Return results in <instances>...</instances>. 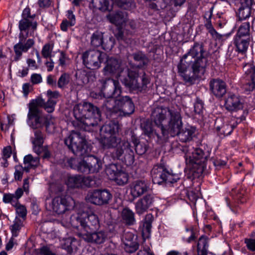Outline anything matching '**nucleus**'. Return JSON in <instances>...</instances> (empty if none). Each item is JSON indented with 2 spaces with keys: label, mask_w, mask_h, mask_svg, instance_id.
<instances>
[{
  "label": "nucleus",
  "mask_w": 255,
  "mask_h": 255,
  "mask_svg": "<svg viewBox=\"0 0 255 255\" xmlns=\"http://www.w3.org/2000/svg\"><path fill=\"white\" fill-rule=\"evenodd\" d=\"M205 51L202 43H195L180 59L178 73L185 82L192 85L203 75L208 64Z\"/></svg>",
  "instance_id": "1"
},
{
  "label": "nucleus",
  "mask_w": 255,
  "mask_h": 255,
  "mask_svg": "<svg viewBox=\"0 0 255 255\" xmlns=\"http://www.w3.org/2000/svg\"><path fill=\"white\" fill-rule=\"evenodd\" d=\"M43 133L39 130L34 131V136L33 138L32 142L33 145V150L39 154L40 152L41 146L43 143Z\"/></svg>",
  "instance_id": "30"
},
{
  "label": "nucleus",
  "mask_w": 255,
  "mask_h": 255,
  "mask_svg": "<svg viewBox=\"0 0 255 255\" xmlns=\"http://www.w3.org/2000/svg\"><path fill=\"white\" fill-rule=\"evenodd\" d=\"M68 163L72 168L77 169L82 173H89L87 157L83 160L78 158L72 157L68 160Z\"/></svg>",
  "instance_id": "24"
},
{
  "label": "nucleus",
  "mask_w": 255,
  "mask_h": 255,
  "mask_svg": "<svg viewBox=\"0 0 255 255\" xmlns=\"http://www.w3.org/2000/svg\"><path fill=\"white\" fill-rule=\"evenodd\" d=\"M56 102L55 100L49 99L47 102H45L44 109L48 113H52L54 110Z\"/></svg>",
  "instance_id": "55"
},
{
  "label": "nucleus",
  "mask_w": 255,
  "mask_h": 255,
  "mask_svg": "<svg viewBox=\"0 0 255 255\" xmlns=\"http://www.w3.org/2000/svg\"><path fill=\"white\" fill-rule=\"evenodd\" d=\"M3 201L4 203H10L13 206L17 204L16 198L13 194H4L3 197Z\"/></svg>",
  "instance_id": "53"
},
{
  "label": "nucleus",
  "mask_w": 255,
  "mask_h": 255,
  "mask_svg": "<svg viewBox=\"0 0 255 255\" xmlns=\"http://www.w3.org/2000/svg\"><path fill=\"white\" fill-rule=\"evenodd\" d=\"M67 185L71 188H79L85 185L92 187L95 185V181L92 176L84 177L80 175H73L68 177L67 181Z\"/></svg>",
  "instance_id": "17"
},
{
  "label": "nucleus",
  "mask_w": 255,
  "mask_h": 255,
  "mask_svg": "<svg viewBox=\"0 0 255 255\" xmlns=\"http://www.w3.org/2000/svg\"><path fill=\"white\" fill-rule=\"evenodd\" d=\"M103 39V36L102 33L98 32L94 33L91 37V44L94 47L102 46L103 48L105 50L110 49L111 47H106V46L104 44Z\"/></svg>",
  "instance_id": "39"
},
{
  "label": "nucleus",
  "mask_w": 255,
  "mask_h": 255,
  "mask_svg": "<svg viewBox=\"0 0 255 255\" xmlns=\"http://www.w3.org/2000/svg\"><path fill=\"white\" fill-rule=\"evenodd\" d=\"M75 201L69 196L61 195L55 197L51 202L46 204V208L49 211L61 214L74 208Z\"/></svg>",
  "instance_id": "11"
},
{
  "label": "nucleus",
  "mask_w": 255,
  "mask_h": 255,
  "mask_svg": "<svg viewBox=\"0 0 255 255\" xmlns=\"http://www.w3.org/2000/svg\"><path fill=\"white\" fill-rule=\"evenodd\" d=\"M92 3L96 8L104 10L109 9L106 0H92Z\"/></svg>",
  "instance_id": "49"
},
{
  "label": "nucleus",
  "mask_w": 255,
  "mask_h": 255,
  "mask_svg": "<svg viewBox=\"0 0 255 255\" xmlns=\"http://www.w3.org/2000/svg\"><path fill=\"white\" fill-rule=\"evenodd\" d=\"M78 235L88 243H94L99 244L103 243L106 238V235L103 231L96 232V230H95L88 232L86 234L78 233Z\"/></svg>",
  "instance_id": "21"
},
{
  "label": "nucleus",
  "mask_w": 255,
  "mask_h": 255,
  "mask_svg": "<svg viewBox=\"0 0 255 255\" xmlns=\"http://www.w3.org/2000/svg\"><path fill=\"white\" fill-rule=\"evenodd\" d=\"M128 175L125 172L121 170L118 175H116V177L113 179V180H114L118 184L120 185H124L128 182Z\"/></svg>",
  "instance_id": "44"
},
{
  "label": "nucleus",
  "mask_w": 255,
  "mask_h": 255,
  "mask_svg": "<svg viewBox=\"0 0 255 255\" xmlns=\"http://www.w3.org/2000/svg\"><path fill=\"white\" fill-rule=\"evenodd\" d=\"M22 168V167L21 166H17L15 167V170L14 172V178L15 180H21L23 174Z\"/></svg>",
  "instance_id": "60"
},
{
  "label": "nucleus",
  "mask_w": 255,
  "mask_h": 255,
  "mask_svg": "<svg viewBox=\"0 0 255 255\" xmlns=\"http://www.w3.org/2000/svg\"><path fill=\"white\" fill-rule=\"evenodd\" d=\"M111 155L114 159L119 160L127 166L131 165L135 160L131 144L126 140H123L119 147L115 149Z\"/></svg>",
  "instance_id": "10"
},
{
  "label": "nucleus",
  "mask_w": 255,
  "mask_h": 255,
  "mask_svg": "<svg viewBox=\"0 0 255 255\" xmlns=\"http://www.w3.org/2000/svg\"><path fill=\"white\" fill-rule=\"evenodd\" d=\"M108 17L111 23L120 26L127 21L128 15L126 12L118 11L110 14Z\"/></svg>",
  "instance_id": "28"
},
{
  "label": "nucleus",
  "mask_w": 255,
  "mask_h": 255,
  "mask_svg": "<svg viewBox=\"0 0 255 255\" xmlns=\"http://www.w3.org/2000/svg\"><path fill=\"white\" fill-rule=\"evenodd\" d=\"M67 17L68 19V21L70 22V25H74L76 23V19L73 11L71 10L67 11Z\"/></svg>",
  "instance_id": "61"
},
{
  "label": "nucleus",
  "mask_w": 255,
  "mask_h": 255,
  "mask_svg": "<svg viewBox=\"0 0 255 255\" xmlns=\"http://www.w3.org/2000/svg\"><path fill=\"white\" fill-rule=\"evenodd\" d=\"M122 219L124 223L128 226H131L135 223L134 213L130 209L125 208L122 213Z\"/></svg>",
  "instance_id": "35"
},
{
  "label": "nucleus",
  "mask_w": 255,
  "mask_h": 255,
  "mask_svg": "<svg viewBox=\"0 0 255 255\" xmlns=\"http://www.w3.org/2000/svg\"><path fill=\"white\" fill-rule=\"evenodd\" d=\"M11 153L12 149L10 146L4 147L3 149V158L6 160L7 158L10 156Z\"/></svg>",
  "instance_id": "62"
},
{
  "label": "nucleus",
  "mask_w": 255,
  "mask_h": 255,
  "mask_svg": "<svg viewBox=\"0 0 255 255\" xmlns=\"http://www.w3.org/2000/svg\"><path fill=\"white\" fill-rule=\"evenodd\" d=\"M203 102L199 98H197L194 104V112L197 114H200L203 110Z\"/></svg>",
  "instance_id": "56"
},
{
  "label": "nucleus",
  "mask_w": 255,
  "mask_h": 255,
  "mask_svg": "<svg viewBox=\"0 0 255 255\" xmlns=\"http://www.w3.org/2000/svg\"><path fill=\"white\" fill-rule=\"evenodd\" d=\"M64 143L78 156H83L88 152L86 139L77 130H72L70 134L64 139Z\"/></svg>",
  "instance_id": "7"
},
{
  "label": "nucleus",
  "mask_w": 255,
  "mask_h": 255,
  "mask_svg": "<svg viewBox=\"0 0 255 255\" xmlns=\"http://www.w3.org/2000/svg\"><path fill=\"white\" fill-rule=\"evenodd\" d=\"M42 78L40 74L34 73L31 75L30 81L33 84H37L42 82Z\"/></svg>",
  "instance_id": "58"
},
{
  "label": "nucleus",
  "mask_w": 255,
  "mask_h": 255,
  "mask_svg": "<svg viewBox=\"0 0 255 255\" xmlns=\"http://www.w3.org/2000/svg\"><path fill=\"white\" fill-rule=\"evenodd\" d=\"M136 255H154V254L152 251L149 248H147L139 251Z\"/></svg>",
  "instance_id": "64"
},
{
  "label": "nucleus",
  "mask_w": 255,
  "mask_h": 255,
  "mask_svg": "<svg viewBox=\"0 0 255 255\" xmlns=\"http://www.w3.org/2000/svg\"><path fill=\"white\" fill-rule=\"evenodd\" d=\"M52 51V47L49 44L44 45L41 51L42 56L45 58H50Z\"/></svg>",
  "instance_id": "52"
},
{
  "label": "nucleus",
  "mask_w": 255,
  "mask_h": 255,
  "mask_svg": "<svg viewBox=\"0 0 255 255\" xmlns=\"http://www.w3.org/2000/svg\"><path fill=\"white\" fill-rule=\"evenodd\" d=\"M149 189L148 183L145 181L138 180L133 182L130 187V194L133 198H137Z\"/></svg>",
  "instance_id": "22"
},
{
  "label": "nucleus",
  "mask_w": 255,
  "mask_h": 255,
  "mask_svg": "<svg viewBox=\"0 0 255 255\" xmlns=\"http://www.w3.org/2000/svg\"><path fill=\"white\" fill-rule=\"evenodd\" d=\"M37 27V23L35 21H32L29 18H22L19 22V28L20 32L19 34V42L13 46V49L15 56L14 60L15 61L19 60L22 54V52H26L28 50L33 47L35 42L33 39L29 38L28 32L25 34L23 32L26 30L31 29L32 31L30 35L34 33Z\"/></svg>",
  "instance_id": "6"
},
{
  "label": "nucleus",
  "mask_w": 255,
  "mask_h": 255,
  "mask_svg": "<svg viewBox=\"0 0 255 255\" xmlns=\"http://www.w3.org/2000/svg\"><path fill=\"white\" fill-rule=\"evenodd\" d=\"M74 115L79 121L78 128L83 131H94L101 120L99 109L90 103L76 105L74 108Z\"/></svg>",
  "instance_id": "4"
},
{
  "label": "nucleus",
  "mask_w": 255,
  "mask_h": 255,
  "mask_svg": "<svg viewBox=\"0 0 255 255\" xmlns=\"http://www.w3.org/2000/svg\"><path fill=\"white\" fill-rule=\"evenodd\" d=\"M250 24L246 21L239 27L238 32L235 36L243 37V38H250Z\"/></svg>",
  "instance_id": "40"
},
{
  "label": "nucleus",
  "mask_w": 255,
  "mask_h": 255,
  "mask_svg": "<svg viewBox=\"0 0 255 255\" xmlns=\"http://www.w3.org/2000/svg\"><path fill=\"white\" fill-rule=\"evenodd\" d=\"M70 81V76L67 73H63L58 79L57 85L59 88L63 89L68 84Z\"/></svg>",
  "instance_id": "48"
},
{
  "label": "nucleus",
  "mask_w": 255,
  "mask_h": 255,
  "mask_svg": "<svg viewBox=\"0 0 255 255\" xmlns=\"http://www.w3.org/2000/svg\"><path fill=\"white\" fill-rule=\"evenodd\" d=\"M105 60L106 65L104 71L106 75L117 74L123 84L130 91L144 92L146 90L147 85L149 83V81L145 74L142 75L141 83H140L137 81L138 72L125 67L122 64L121 60L108 57Z\"/></svg>",
  "instance_id": "3"
},
{
  "label": "nucleus",
  "mask_w": 255,
  "mask_h": 255,
  "mask_svg": "<svg viewBox=\"0 0 255 255\" xmlns=\"http://www.w3.org/2000/svg\"><path fill=\"white\" fill-rule=\"evenodd\" d=\"M153 220V217L151 214H148L145 216L144 221L143 224V231H145L148 233L150 232Z\"/></svg>",
  "instance_id": "47"
},
{
  "label": "nucleus",
  "mask_w": 255,
  "mask_h": 255,
  "mask_svg": "<svg viewBox=\"0 0 255 255\" xmlns=\"http://www.w3.org/2000/svg\"><path fill=\"white\" fill-rule=\"evenodd\" d=\"M121 170V167L120 165L112 163L106 166L105 171L109 178L113 180Z\"/></svg>",
  "instance_id": "38"
},
{
  "label": "nucleus",
  "mask_w": 255,
  "mask_h": 255,
  "mask_svg": "<svg viewBox=\"0 0 255 255\" xmlns=\"http://www.w3.org/2000/svg\"><path fill=\"white\" fill-rule=\"evenodd\" d=\"M46 127V130L49 133H52L55 131L56 126L54 123V120L52 118L48 119L46 117V122L44 124Z\"/></svg>",
  "instance_id": "51"
},
{
  "label": "nucleus",
  "mask_w": 255,
  "mask_h": 255,
  "mask_svg": "<svg viewBox=\"0 0 255 255\" xmlns=\"http://www.w3.org/2000/svg\"><path fill=\"white\" fill-rule=\"evenodd\" d=\"M122 241L125 251L128 253L135 252L139 247L137 241V236L134 232L125 230L122 235Z\"/></svg>",
  "instance_id": "16"
},
{
  "label": "nucleus",
  "mask_w": 255,
  "mask_h": 255,
  "mask_svg": "<svg viewBox=\"0 0 255 255\" xmlns=\"http://www.w3.org/2000/svg\"><path fill=\"white\" fill-rule=\"evenodd\" d=\"M140 128L145 135L149 138H155L157 133H159L156 130L154 131L151 123L148 121H144L140 124Z\"/></svg>",
  "instance_id": "34"
},
{
  "label": "nucleus",
  "mask_w": 255,
  "mask_h": 255,
  "mask_svg": "<svg viewBox=\"0 0 255 255\" xmlns=\"http://www.w3.org/2000/svg\"><path fill=\"white\" fill-rule=\"evenodd\" d=\"M225 106V108L230 112H237L243 107L240 99L235 95H231L226 99Z\"/></svg>",
  "instance_id": "26"
},
{
  "label": "nucleus",
  "mask_w": 255,
  "mask_h": 255,
  "mask_svg": "<svg viewBox=\"0 0 255 255\" xmlns=\"http://www.w3.org/2000/svg\"><path fill=\"white\" fill-rule=\"evenodd\" d=\"M152 181L154 184H161L166 183H173L176 182L179 179L177 174L169 171L162 164H156L154 166L151 171Z\"/></svg>",
  "instance_id": "9"
},
{
  "label": "nucleus",
  "mask_w": 255,
  "mask_h": 255,
  "mask_svg": "<svg viewBox=\"0 0 255 255\" xmlns=\"http://www.w3.org/2000/svg\"><path fill=\"white\" fill-rule=\"evenodd\" d=\"M16 207V212L17 214L22 218L23 220L26 215V209L24 206L19 205L18 203L17 205H14Z\"/></svg>",
  "instance_id": "54"
},
{
  "label": "nucleus",
  "mask_w": 255,
  "mask_h": 255,
  "mask_svg": "<svg viewBox=\"0 0 255 255\" xmlns=\"http://www.w3.org/2000/svg\"><path fill=\"white\" fill-rule=\"evenodd\" d=\"M117 3L119 7L127 10H131L135 7L133 0H119Z\"/></svg>",
  "instance_id": "43"
},
{
  "label": "nucleus",
  "mask_w": 255,
  "mask_h": 255,
  "mask_svg": "<svg viewBox=\"0 0 255 255\" xmlns=\"http://www.w3.org/2000/svg\"><path fill=\"white\" fill-rule=\"evenodd\" d=\"M251 8L241 6L239 9L238 16L240 20H245L249 18L251 15Z\"/></svg>",
  "instance_id": "45"
},
{
  "label": "nucleus",
  "mask_w": 255,
  "mask_h": 255,
  "mask_svg": "<svg viewBox=\"0 0 255 255\" xmlns=\"http://www.w3.org/2000/svg\"><path fill=\"white\" fill-rule=\"evenodd\" d=\"M208 240V238L204 235L200 237L197 244L198 255H207Z\"/></svg>",
  "instance_id": "33"
},
{
  "label": "nucleus",
  "mask_w": 255,
  "mask_h": 255,
  "mask_svg": "<svg viewBox=\"0 0 255 255\" xmlns=\"http://www.w3.org/2000/svg\"><path fill=\"white\" fill-rule=\"evenodd\" d=\"M135 146V151L137 154L143 155L146 153L148 149V144L145 143L139 142L137 139L133 140Z\"/></svg>",
  "instance_id": "42"
},
{
  "label": "nucleus",
  "mask_w": 255,
  "mask_h": 255,
  "mask_svg": "<svg viewBox=\"0 0 255 255\" xmlns=\"http://www.w3.org/2000/svg\"><path fill=\"white\" fill-rule=\"evenodd\" d=\"M107 57V55L105 52L98 50L87 51L82 55L84 64L90 69L99 68Z\"/></svg>",
  "instance_id": "12"
},
{
  "label": "nucleus",
  "mask_w": 255,
  "mask_h": 255,
  "mask_svg": "<svg viewBox=\"0 0 255 255\" xmlns=\"http://www.w3.org/2000/svg\"><path fill=\"white\" fill-rule=\"evenodd\" d=\"M42 154V157L43 159H48L50 157V152L48 151L46 147L41 146L40 152L38 155Z\"/></svg>",
  "instance_id": "63"
},
{
  "label": "nucleus",
  "mask_w": 255,
  "mask_h": 255,
  "mask_svg": "<svg viewBox=\"0 0 255 255\" xmlns=\"http://www.w3.org/2000/svg\"><path fill=\"white\" fill-rule=\"evenodd\" d=\"M102 86L101 90V94L99 97L102 98V95L105 98H113L119 96L121 93V87L119 82L111 78H107L105 80H101Z\"/></svg>",
  "instance_id": "13"
},
{
  "label": "nucleus",
  "mask_w": 255,
  "mask_h": 255,
  "mask_svg": "<svg viewBox=\"0 0 255 255\" xmlns=\"http://www.w3.org/2000/svg\"><path fill=\"white\" fill-rule=\"evenodd\" d=\"M195 128L188 126L181 129L177 135L180 141L186 142L192 139L195 135Z\"/></svg>",
  "instance_id": "27"
},
{
  "label": "nucleus",
  "mask_w": 255,
  "mask_h": 255,
  "mask_svg": "<svg viewBox=\"0 0 255 255\" xmlns=\"http://www.w3.org/2000/svg\"><path fill=\"white\" fill-rule=\"evenodd\" d=\"M151 117L160 131V133L156 134L157 142L159 144L166 142L170 136L177 135L183 126L180 113L168 108H155L152 112Z\"/></svg>",
  "instance_id": "2"
},
{
  "label": "nucleus",
  "mask_w": 255,
  "mask_h": 255,
  "mask_svg": "<svg viewBox=\"0 0 255 255\" xmlns=\"http://www.w3.org/2000/svg\"><path fill=\"white\" fill-rule=\"evenodd\" d=\"M37 255H56L47 247H43L39 249Z\"/></svg>",
  "instance_id": "59"
},
{
  "label": "nucleus",
  "mask_w": 255,
  "mask_h": 255,
  "mask_svg": "<svg viewBox=\"0 0 255 255\" xmlns=\"http://www.w3.org/2000/svg\"><path fill=\"white\" fill-rule=\"evenodd\" d=\"M112 198V195L107 189H96L89 192L87 196L88 201L96 205L108 204Z\"/></svg>",
  "instance_id": "14"
},
{
  "label": "nucleus",
  "mask_w": 255,
  "mask_h": 255,
  "mask_svg": "<svg viewBox=\"0 0 255 255\" xmlns=\"http://www.w3.org/2000/svg\"><path fill=\"white\" fill-rule=\"evenodd\" d=\"M250 41V38L235 36L234 38V43L238 51L241 53H244L247 51Z\"/></svg>",
  "instance_id": "31"
},
{
  "label": "nucleus",
  "mask_w": 255,
  "mask_h": 255,
  "mask_svg": "<svg viewBox=\"0 0 255 255\" xmlns=\"http://www.w3.org/2000/svg\"><path fill=\"white\" fill-rule=\"evenodd\" d=\"M46 122V117L41 110H36L35 108H29L27 123L31 128L37 129L42 128Z\"/></svg>",
  "instance_id": "15"
},
{
  "label": "nucleus",
  "mask_w": 255,
  "mask_h": 255,
  "mask_svg": "<svg viewBox=\"0 0 255 255\" xmlns=\"http://www.w3.org/2000/svg\"><path fill=\"white\" fill-rule=\"evenodd\" d=\"M101 134L104 137L109 136L111 135H115V134L118 132V125L113 122L106 124L102 127H100Z\"/></svg>",
  "instance_id": "29"
},
{
  "label": "nucleus",
  "mask_w": 255,
  "mask_h": 255,
  "mask_svg": "<svg viewBox=\"0 0 255 255\" xmlns=\"http://www.w3.org/2000/svg\"><path fill=\"white\" fill-rule=\"evenodd\" d=\"M221 120H216L215 124V128L219 135H228L231 134L233 130L232 126L228 124H224L220 126L218 124Z\"/></svg>",
  "instance_id": "36"
},
{
  "label": "nucleus",
  "mask_w": 255,
  "mask_h": 255,
  "mask_svg": "<svg viewBox=\"0 0 255 255\" xmlns=\"http://www.w3.org/2000/svg\"><path fill=\"white\" fill-rule=\"evenodd\" d=\"M87 163L90 173L98 172L102 168V162L98 158L91 156L87 157Z\"/></svg>",
  "instance_id": "32"
},
{
  "label": "nucleus",
  "mask_w": 255,
  "mask_h": 255,
  "mask_svg": "<svg viewBox=\"0 0 255 255\" xmlns=\"http://www.w3.org/2000/svg\"><path fill=\"white\" fill-rule=\"evenodd\" d=\"M133 59L139 62L138 67L141 68L147 66L149 63V59L142 51H139L132 54Z\"/></svg>",
  "instance_id": "37"
},
{
  "label": "nucleus",
  "mask_w": 255,
  "mask_h": 255,
  "mask_svg": "<svg viewBox=\"0 0 255 255\" xmlns=\"http://www.w3.org/2000/svg\"><path fill=\"white\" fill-rule=\"evenodd\" d=\"M245 243L249 250L255 251V240L253 239H245Z\"/></svg>",
  "instance_id": "57"
},
{
  "label": "nucleus",
  "mask_w": 255,
  "mask_h": 255,
  "mask_svg": "<svg viewBox=\"0 0 255 255\" xmlns=\"http://www.w3.org/2000/svg\"><path fill=\"white\" fill-rule=\"evenodd\" d=\"M181 150L185 153L186 163L190 168L194 176L199 177L204 170L206 163L209 157L208 150H204L201 147L189 148L182 146Z\"/></svg>",
  "instance_id": "5"
},
{
  "label": "nucleus",
  "mask_w": 255,
  "mask_h": 255,
  "mask_svg": "<svg viewBox=\"0 0 255 255\" xmlns=\"http://www.w3.org/2000/svg\"><path fill=\"white\" fill-rule=\"evenodd\" d=\"M117 112H122L124 115H129L134 111V105L131 99L128 96H119L116 99Z\"/></svg>",
  "instance_id": "18"
},
{
  "label": "nucleus",
  "mask_w": 255,
  "mask_h": 255,
  "mask_svg": "<svg viewBox=\"0 0 255 255\" xmlns=\"http://www.w3.org/2000/svg\"><path fill=\"white\" fill-rule=\"evenodd\" d=\"M123 140L121 138L118 137L115 135H111V136H105L101 140V144L103 148H118L121 143L123 142Z\"/></svg>",
  "instance_id": "25"
},
{
  "label": "nucleus",
  "mask_w": 255,
  "mask_h": 255,
  "mask_svg": "<svg viewBox=\"0 0 255 255\" xmlns=\"http://www.w3.org/2000/svg\"><path fill=\"white\" fill-rule=\"evenodd\" d=\"M70 223L73 228L78 229L81 227L86 232L97 230L100 227L99 219L94 214L73 215Z\"/></svg>",
  "instance_id": "8"
},
{
  "label": "nucleus",
  "mask_w": 255,
  "mask_h": 255,
  "mask_svg": "<svg viewBox=\"0 0 255 255\" xmlns=\"http://www.w3.org/2000/svg\"><path fill=\"white\" fill-rule=\"evenodd\" d=\"M45 102L42 98H38L35 100H33L29 104V108H35L36 110H40L39 108H43L45 105Z\"/></svg>",
  "instance_id": "50"
},
{
  "label": "nucleus",
  "mask_w": 255,
  "mask_h": 255,
  "mask_svg": "<svg viewBox=\"0 0 255 255\" xmlns=\"http://www.w3.org/2000/svg\"><path fill=\"white\" fill-rule=\"evenodd\" d=\"M23 226V220L18 218H16L14 224L11 226V233L13 236L16 237L18 235V232L20 230Z\"/></svg>",
  "instance_id": "46"
},
{
  "label": "nucleus",
  "mask_w": 255,
  "mask_h": 255,
  "mask_svg": "<svg viewBox=\"0 0 255 255\" xmlns=\"http://www.w3.org/2000/svg\"><path fill=\"white\" fill-rule=\"evenodd\" d=\"M244 69L247 82L244 84L243 88L246 91H252L255 88V67L251 64H247L244 67Z\"/></svg>",
  "instance_id": "19"
},
{
  "label": "nucleus",
  "mask_w": 255,
  "mask_h": 255,
  "mask_svg": "<svg viewBox=\"0 0 255 255\" xmlns=\"http://www.w3.org/2000/svg\"><path fill=\"white\" fill-rule=\"evenodd\" d=\"M210 90L217 98L223 97L227 93V85L220 79H211L209 82Z\"/></svg>",
  "instance_id": "20"
},
{
  "label": "nucleus",
  "mask_w": 255,
  "mask_h": 255,
  "mask_svg": "<svg viewBox=\"0 0 255 255\" xmlns=\"http://www.w3.org/2000/svg\"><path fill=\"white\" fill-rule=\"evenodd\" d=\"M105 99L103 105V108L112 113L117 112L116 100H114L112 98Z\"/></svg>",
  "instance_id": "41"
},
{
  "label": "nucleus",
  "mask_w": 255,
  "mask_h": 255,
  "mask_svg": "<svg viewBox=\"0 0 255 255\" xmlns=\"http://www.w3.org/2000/svg\"><path fill=\"white\" fill-rule=\"evenodd\" d=\"M153 201V197L150 194H147L139 199L135 204L136 213L138 215L143 214L152 205Z\"/></svg>",
  "instance_id": "23"
}]
</instances>
